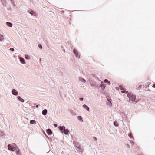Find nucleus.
<instances>
[{"label": "nucleus", "instance_id": "f257e3e1", "mask_svg": "<svg viewBox=\"0 0 155 155\" xmlns=\"http://www.w3.org/2000/svg\"><path fill=\"white\" fill-rule=\"evenodd\" d=\"M58 128L62 133H64L66 135L68 134L69 132V130L68 129H66L65 127L64 126H59Z\"/></svg>", "mask_w": 155, "mask_h": 155}, {"label": "nucleus", "instance_id": "f03ea898", "mask_svg": "<svg viewBox=\"0 0 155 155\" xmlns=\"http://www.w3.org/2000/svg\"><path fill=\"white\" fill-rule=\"evenodd\" d=\"M8 150L12 151H14L15 150H16L18 148L17 145L14 143L11 144H8Z\"/></svg>", "mask_w": 155, "mask_h": 155}, {"label": "nucleus", "instance_id": "7ed1b4c3", "mask_svg": "<svg viewBox=\"0 0 155 155\" xmlns=\"http://www.w3.org/2000/svg\"><path fill=\"white\" fill-rule=\"evenodd\" d=\"M127 97L129 98V100L131 101H132L133 102H135V100L136 99V96L133 95L131 93H129L127 95ZM136 103L137 102V101H135Z\"/></svg>", "mask_w": 155, "mask_h": 155}, {"label": "nucleus", "instance_id": "20e7f679", "mask_svg": "<svg viewBox=\"0 0 155 155\" xmlns=\"http://www.w3.org/2000/svg\"><path fill=\"white\" fill-rule=\"evenodd\" d=\"M73 52L74 53L76 57L78 58H80V55L79 54L78 52L77 51V49L75 48L73 50Z\"/></svg>", "mask_w": 155, "mask_h": 155}, {"label": "nucleus", "instance_id": "39448f33", "mask_svg": "<svg viewBox=\"0 0 155 155\" xmlns=\"http://www.w3.org/2000/svg\"><path fill=\"white\" fill-rule=\"evenodd\" d=\"M28 12L30 14L34 16H36L37 14L35 12H34L33 10L31 9L29 10L28 11Z\"/></svg>", "mask_w": 155, "mask_h": 155}, {"label": "nucleus", "instance_id": "423d86ee", "mask_svg": "<svg viewBox=\"0 0 155 155\" xmlns=\"http://www.w3.org/2000/svg\"><path fill=\"white\" fill-rule=\"evenodd\" d=\"M12 93L13 95L15 96H16L18 95V92L16 91L15 89H12Z\"/></svg>", "mask_w": 155, "mask_h": 155}, {"label": "nucleus", "instance_id": "0eeeda50", "mask_svg": "<svg viewBox=\"0 0 155 155\" xmlns=\"http://www.w3.org/2000/svg\"><path fill=\"white\" fill-rule=\"evenodd\" d=\"M111 99H109L108 98L107 99V104L110 107H111L112 105V104L111 103Z\"/></svg>", "mask_w": 155, "mask_h": 155}, {"label": "nucleus", "instance_id": "6e6552de", "mask_svg": "<svg viewBox=\"0 0 155 155\" xmlns=\"http://www.w3.org/2000/svg\"><path fill=\"white\" fill-rule=\"evenodd\" d=\"M106 85L104 83H103V82H101V84L100 85V87H101V89L102 90H104L105 87Z\"/></svg>", "mask_w": 155, "mask_h": 155}, {"label": "nucleus", "instance_id": "1a4fd4ad", "mask_svg": "<svg viewBox=\"0 0 155 155\" xmlns=\"http://www.w3.org/2000/svg\"><path fill=\"white\" fill-rule=\"evenodd\" d=\"M90 85L91 86L95 88H96L98 87V84L95 82L91 83Z\"/></svg>", "mask_w": 155, "mask_h": 155}, {"label": "nucleus", "instance_id": "9d476101", "mask_svg": "<svg viewBox=\"0 0 155 155\" xmlns=\"http://www.w3.org/2000/svg\"><path fill=\"white\" fill-rule=\"evenodd\" d=\"M46 131L47 134L49 135H51L52 134L51 130L49 128L47 129Z\"/></svg>", "mask_w": 155, "mask_h": 155}, {"label": "nucleus", "instance_id": "9b49d317", "mask_svg": "<svg viewBox=\"0 0 155 155\" xmlns=\"http://www.w3.org/2000/svg\"><path fill=\"white\" fill-rule=\"evenodd\" d=\"M17 99L19 101L21 102H24V100L23 98H21L19 96H18L17 97Z\"/></svg>", "mask_w": 155, "mask_h": 155}, {"label": "nucleus", "instance_id": "f8f14e48", "mask_svg": "<svg viewBox=\"0 0 155 155\" xmlns=\"http://www.w3.org/2000/svg\"><path fill=\"white\" fill-rule=\"evenodd\" d=\"M20 61L21 63L22 64H25V60L24 58L20 57L19 58Z\"/></svg>", "mask_w": 155, "mask_h": 155}, {"label": "nucleus", "instance_id": "ddd939ff", "mask_svg": "<svg viewBox=\"0 0 155 155\" xmlns=\"http://www.w3.org/2000/svg\"><path fill=\"white\" fill-rule=\"evenodd\" d=\"M83 107L84 109H86L87 111H89L90 108L86 104H84L83 105Z\"/></svg>", "mask_w": 155, "mask_h": 155}, {"label": "nucleus", "instance_id": "4468645a", "mask_svg": "<svg viewBox=\"0 0 155 155\" xmlns=\"http://www.w3.org/2000/svg\"><path fill=\"white\" fill-rule=\"evenodd\" d=\"M73 143L75 147L76 148L78 147L79 146H80L79 143H78L75 142V141H73Z\"/></svg>", "mask_w": 155, "mask_h": 155}, {"label": "nucleus", "instance_id": "2eb2a0df", "mask_svg": "<svg viewBox=\"0 0 155 155\" xmlns=\"http://www.w3.org/2000/svg\"><path fill=\"white\" fill-rule=\"evenodd\" d=\"M47 112V110L46 109H44L42 111V114L44 115H46Z\"/></svg>", "mask_w": 155, "mask_h": 155}, {"label": "nucleus", "instance_id": "dca6fc26", "mask_svg": "<svg viewBox=\"0 0 155 155\" xmlns=\"http://www.w3.org/2000/svg\"><path fill=\"white\" fill-rule=\"evenodd\" d=\"M76 150L77 151H78L80 152H82L83 151V149L81 148L80 146H79L78 147L76 148Z\"/></svg>", "mask_w": 155, "mask_h": 155}, {"label": "nucleus", "instance_id": "f3484780", "mask_svg": "<svg viewBox=\"0 0 155 155\" xmlns=\"http://www.w3.org/2000/svg\"><path fill=\"white\" fill-rule=\"evenodd\" d=\"M79 81L84 83H85L86 82V80L83 78H79Z\"/></svg>", "mask_w": 155, "mask_h": 155}, {"label": "nucleus", "instance_id": "a211bd4d", "mask_svg": "<svg viewBox=\"0 0 155 155\" xmlns=\"http://www.w3.org/2000/svg\"><path fill=\"white\" fill-rule=\"evenodd\" d=\"M6 24L7 26L9 27H12V24L10 22H6Z\"/></svg>", "mask_w": 155, "mask_h": 155}, {"label": "nucleus", "instance_id": "6ab92c4d", "mask_svg": "<svg viewBox=\"0 0 155 155\" xmlns=\"http://www.w3.org/2000/svg\"><path fill=\"white\" fill-rule=\"evenodd\" d=\"M104 82L105 83H107L109 85L110 84V82L107 79H104Z\"/></svg>", "mask_w": 155, "mask_h": 155}, {"label": "nucleus", "instance_id": "aec40b11", "mask_svg": "<svg viewBox=\"0 0 155 155\" xmlns=\"http://www.w3.org/2000/svg\"><path fill=\"white\" fill-rule=\"evenodd\" d=\"M77 118H78V120L79 121H81V122H83V120L81 116H78V117Z\"/></svg>", "mask_w": 155, "mask_h": 155}, {"label": "nucleus", "instance_id": "412c9836", "mask_svg": "<svg viewBox=\"0 0 155 155\" xmlns=\"http://www.w3.org/2000/svg\"><path fill=\"white\" fill-rule=\"evenodd\" d=\"M16 153L18 155H20L21 154L20 152V150L18 148H17L16 150Z\"/></svg>", "mask_w": 155, "mask_h": 155}, {"label": "nucleus", "instance_id": "4be33fe9", "mask_svg": "<svg viewBox=\"0 0 155 155\" xmlns=\"http://www.w3.org/2000/svg\"><path fill=\"white\" fill-rule=\"evenodd\" d=\"M114 125L116 127H118L119 125V124L116 121L114 122Z\"/></svg>", "mask_w": 155, "mask_h": 155}, {"label": "nucleus", "instance_id": "5701e85b", "mask_svg": "<svg viewBox=\"0 0 155 155\" xmlns=\"http://www.w3.org/2000/svg\"><path fill=\"white\" fill-rule=\"evenodd\" d=\"M36 121L35 120H32L30 121V123L31 124H35L36 123Z\"/></svg>", "mask_w": 155, "mask_h": 155}, {"label": "nucleus", "instance_id": "b1692460", "mask_svg": "<svg viewBox=\"0 0 155 155\" xmlns=\"http://www.w3.org/2000/svg\"><path fill=\"white\" fill-rule=\"evenodd\" d=\"M4 135V133L2 131L0 130V137H2Z\"/></svg>", "mask_w": 155, "mask_h": 155}, {"label": "nucleus", "instance_id": "393cba45", "mask_svg": "<svg viewBox=\"0 0 155 155\" xmlns=\"http://www.w3.org/2000/svg\"><path fill=\"white\" fill-rule=\"evenodd\" d=\"M25 58L26 59L28 60V59H29L30 58L29 56L28 55H27V54L25 55Z\"/></svg>", "mask_w": 155, "mask_h": 155}, {"label": "nucleus", "instance_id": "a878e982", "mask_svg": "<svg viewBox=\"0 0 155 155\" xmlns=\"http://www.w3.org/2000/svg\"><path fill=\"white\" fill-rule=\"evenodd\" d=\"M122 93H125L127 94L129 93L128 91H126L124 90H122L121 91Z\"/></svg>", "mask_w": 155, "mask_h": 155}, {"label": "nucleus", "instance_id": "bb28decb", "mask_svg": "<svg viewBox=\"0 0 155 155\" xmlns=\"http://www.w3.org/2000/svg\"><path fill=\"white\" fill-rule=\"evenodd\" d=\"M4 39L3 36L0 34V41H2Z\"/></svg>", "mask_w": 155, "mask_h": 155}, {"label": "nucleus", "instance_id": "cd10ccee", "mask_svg": "<svg viewBox=\"0 0 155 155\" xmlns=\"http://www.w3.org/2000/svg\"><path fill=\"white\" fill-rule=\"evenodd\" d=\"M11 2V3L13 5V6H15V2H14V0H10Z\"/></svg>", "mask_w": 155, "mask_h": 155}, {"label": "nucleus", "instance_id": "c85d7f7f", "mask_svg": "<svg viewBox=\"0 0 155 155\" xmlns=\"http://www.w3.org/2000/svg\"><path fill=\"white\" fill-rule=\"evenodd\" d=\"M128 136L130 138H132L133 137L132 134L131 132L129 133Z\"/></svg>", "mask_w": 155, "mask_h": 155}, {"label": "nucleus", "instance_id": "c756f323", "mask_svg": "<svg viewBox=\"0 0 155 155\" xmlns=\"http://www.w3.org/2000/svg\"><path fill=\"white\" fill-rule=\"evenodd\" d=\"M38 46L40 49H42V45L41 44H38Z\"/></svg>", "mask_w": 155, "mask_h": 155}, {"label": "nucleus", "instance_id": "7c9ffc66", "mask_svg": "<svg viewBox=\"0 0 155 155\" xmlns=\"http://www.w3.org/2000/svg\"><path fill=\"white\" fill-rule=\"evenodd\" d=\"M44 134L45 135V136L48 139H49V137L47 135V134H46V133H45V132H44Z\"/></svg>", "mask_w": 155, "mask_h": 155}, {"label": "nucleus", "instance_id": "2f4dec72", "mask_svg": "<svg viewBox=\"0 0 155 155\" xmlns=\"http://www.w3.org/2000/svg\"><path fill=\"white\" fill-rule=\"evenodd\" d=\"M142 87V86L141 85H140L138 87H137V89H140Z\"/></svg>", "mask_w": 155, "mask_h": 155}, {"label": "nucleus", "instance_id": "473e14b6", "mask_svg": "<svg viewBox=\"0 0 155 155\" xmlns=\"http://www.w3.org/2000/svg\"><path fill=\"white\" fill-rule=\"evenodd\" d=\"M119 87V88L120 90H123V86H122L120 85Z\"/></svg>", "mask_w": 155, "mask_h": 155}, {"label": "nucleus", "instance_id": "72a5a7b5", "mask_svg": "<svg viewBox=\"0 0 155 155\" xmlns=\"http://www.w3.org/2000/svg\"><path fill=\"white\" fill-rule=\"evenodd\" d=\"M10 50L11 51H14V48H10Z\"/></svg>", "mask_w": 155, "mask_h": 155}, {"label": "nucleus", "instance_id": "f704fd0d", "mask_svg": "<svg viewBox=\"0 0 155 155\" xmlns=\"http://www.w3.org/2000/svg\"><path fill=\"white\" fill-rule=\"evenodd\" d=\"M93 139L94 140H95V141H97V139L95 137H93Z\"/></svg>", "mask_w": 155, "mask_h": 155}, {"label": "nucleus", "instance_id": "c9c22d12", "mask_svg": "<svg viewBox=\"0 0 155 155\" xmlns=\"http://www.w3.org/2000/svg\"><path fill=\"white\" fill-rule=\"evenodd\" d=\"M93 77H94V78H97V76L96 75H95V74H93Z\"/></svg>", "mask_w": 155, "mask_h": 155}, {"label": "nucleus", "instance_id": "e433bc0d", "mask_svg": "<svg viewBox=\"0 0 155 155\" xmlns=\"http://www.w3.org/2000/svg\"><path fill=\"white\" fill-rule=\"evenodd\" d=\"M53 125L55 127H57L58 126V125L56 124H54Z\"/></svg>", "mask_w": 155, "mask_h": 155}, {"label": "nucleus", "instance_id": "4c0bfd02", "mask_svg": "<svg viewBox=\"0 0 155 155\" xmlns=\"http://www.w3.org/2000/svg\"><path fill=\"white\" fill-rule=\"evenodd\" d=\"M71 113L72 115H74V113L72 111H71Z\"/></svg>", "mask_w": 155, "mask_h": 155}, {"label": "nucleus", "instance_id": "58836bf2", "mask_svg": "<svg viewBox=\"0 0 155 155\" xmlns=\"http://www.w3.org/2000/svg\"><path fill=\"white\" fill-rule=\"evenodd\" d=\"M79 99L81 101H82L83 100V98H82V97H80L79 98Z\"/></svg>", "mask_w": 155, "mask_h": 155}, {"label": "nucleus", "instance_id": "ea45409f", "mask_svg": "<svg viewBox=\"0 0 155 155\" xmlns=\"http://www.w3.org/2000/svg\"><path fill=\"white\" fill-rule=\"evenodd\" d=\"M61 48L64 51V52H65V50L64 49V47H63V46H61Z\"/></svg>", "mask_w": 155, "mask_h": 155}, {"label": "nucleus", "instance_id": "a19ab883", "mask_svg": "<svg viewBox=\"0 0 155 155\" xmlns=\"http://www.w3.org/2000/svg\"><path fill=\"white\" fill-rule=\"evenodd\" d=\"M152 87L155 88V83L153 84Z\"/></svg>", "mask_w": 155, "mask_h": 155}, {"label": "nucleus", "instance_id": "79ce46f5", "mask_svg": "<svg viewBox=\"0 0 155 155\" xmlns=\"http://www.w3.org/2000/svg\"><path fill=\"white\" fill-rule=\"evenodd\" d=\"M130 142H131V144H132V145H133L134 144V142L133 141H130Z\"/></svg>", "mask_w": 155, "mask_h": 155}, {"label": "nucleus", "instance_id": "37998d69", "mask_svg": "<svg viewBox=\"0 0 155 155\" xmlns=\"http://www.w3.org/2000/svg\"><path fill=\"white\" fill-rule=\"evenodd\" d=\"M127 146L129 148H130V145L128 144H127Z\"/></svg>", "mask_w": 155, "mask_h": 155}, {"label": "nucleus", "instance_id": "c03bdc74", "mask_svg": "<svg viewBox=\"0 0 155 155\" xmlns=\"http://www.w3.org/2000/svg\"><path fill=\"white\" fill-rule=\"evenodd\" d=\"M61 12L63 13H64V10H61Z\"/></svg>", "mask_w": 155, "mask_h": 155}, {"label": "nucleus", "instance_id": "a18cd8bd", "mask_svg": "<svg viewBox=\"0 0 155 155\" xmlns=\"http://www.w3.org/2000/svg\"><path fill=\"white\" fill-rule=\"evenodd\" d=\"M115 88H116V89L117 90H118L119 89V88L117 87H115Z\"/></svg>", "mask_w": 155, "mask_h": 155}, {"label": "nucleus", "instance_id": "49530a36", "mask_svg": "<svg viewBox=\"0 0 155 155\" xmlns=\"http://www.w3.org/2000/svg\"><path fill=\"white\" fill-rule=\"evenodd\" d=\"M36 107L37 108H38V105H37L36 106Z\"/></svg>", "mask_w": 155, "mask_h": 155}, {"label": "nucleus", "instance_id": "de8ad7c7", "mask_svg": "<svg viewBox=\"0 0 155 155\" xmlns=\"http://www.w3.org/2000/svg\"><path fill=\"white\" fill-rule=\"evenodd\" d=\"M67 44H70V42L69 41H68L67 43Z\"/></svg>", "mask_w": 155, "mask_h": 155}, {"label": "nucleus", "instance_id": "09e8293b", "mask_svg": "<svg viewBox=\"0 0 155 155\" xmlns=\"http://www.w3.org/2000/svg\"><path fill=\"white\" fill-rule=\"evenodd\" d=\"M28 102H29L28 101H27V102H26V103L28 104Z\"/></svg>", "mask_w": 155, "mask_h": 155}, {"label": "nucleus", "instance_id": "8fccbe9b", "mask_svg": "<svg viewBox=\"0 0 155 155\" xmlns=\"http://www.w3.org/2000/svg\"><path fill=\"white\" fill-rule=\"evenodd\" d=\"M39 61L41 62V59H40Z\"/></svg>", "mask_w": 155, "mask_h": 155}, {"label": "nucleus", "instance_id": "3c124183", "mask_svg": "<svg viewBox=\"0 0 155 155\" xmlns=\"http://www.w3.org/2000/svg\"><path fill=\"white\" fill-rule=\"evenodd\" d=\"M32 108H35V107H34V106H32Z\"/></svg>", "mask_w": 155, "mask_h": 155}, {"label": "nucleus", "instance_id": "603ef678", "mask_svg": "<svg viewBox=\"0 0 155 155\" xmlns=\"http://www.w3.org/2000/svg\"><path fill=\"white\" fill-rule=\"evenodd\" d=\"M70 45V46H71V47H72V46H71V44Z\"/></svg>", "mask_w": 155, "mask_h": 155}, {"label": "nucleus", "instance_id": "864d4df0", "mask_svg": "<svg viewBox=\"0 0 155 155\" xmlns=\"http://www.w3.org/2000/svg\"><path fill=\"white\" fill-rule=\"evenodd\" d=\"M3 0H1V1L2 2V1H3Z\"/></svg>", "mask_w": 155, "mask_h": 155}, {"label": "nucleus", "instance_id": "5fc2aeb1", "mask_svg": "<svg viewBox=\"0 0 155 155\" xmlns=\"http://www.w3.org/2000/svg\"><path fill=\"white\" fill-rule=\"evenodd\" d=\"M0 75H1V74L0 73Z\"/></svg>", "mask_w": 155, "mask_h": 155}]
</instances>
